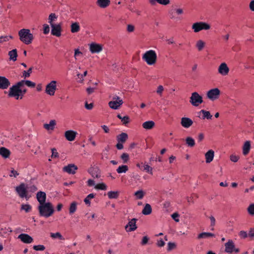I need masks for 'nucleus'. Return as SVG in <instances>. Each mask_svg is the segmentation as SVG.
I'll list each match as a JSON object with an SVG mask.
<instances>
[{"label": "nucleus", "instance_id": "nucleus-35", "mask_svg": "<svg viewBox=\"0 0 254 254\" xmlns=\"http://www.w3.org/2000/svg\"><path fill=\"white\" fill-rule=\"evenodd\" d=\"M19 82H21L22 83V86L23 87L25 84L27 86L29 87H34L36 85V84L33 82H32L30 80H21L20 81H19Z\"/></svg>", "mask_w": 254, "mask_h": 254}, {"label": "nucleus", "instance_id": "nucleus-8", "mask_svg": "<svg viewBox=\"0 0 254 254\" xmlns=\"http://www.w3.org/2000/svg\"><path fill=\"white\" fill-rule=\"evenodd\" d=\"M123 104V100L118 96L113 98V100L109 102V107L113 109H118Z\"/></svg>", "mask_w": 254, "mask_h": 254}, {"label": "nucleus", "instance_id": "nucleus-21", "mask_svg": "<svg viewBox=\"0 0 254 254\" xmlns=\"http://www.w3.org/2000/svg\"><path fill=\"white\" fill-rule=\"evenodd\" d=\"M102 50V46L99 44H91L90 46V50L92 53H98Z\"/></svg>", "mask_w": 254, "mask_h": 254}, {"label": "nucleus", "instance_id": "nucleus-28", "mask_svg": "<svg viewBox=\"0 0 254 254\" xmlns=\"http://www.w3.org/2000/svg\"><path fill=\"white\" fill-rule=\"evenodd\" d=\"M215 237V235L213 233H209V232H202L201 233H200L198 235L197 238L198 239H206V238H210V237Z\"/></svg>", "mask_w": 254, "mask_h": 254}, {"label": "nucleus", "instance_id": "nucleus-17", "mask_svg": "<svg viewBox=\"0 0 254 254\" xmlns=\"http://www.w3.org/2000/svg\"><path fill=\"white\" fill-rule=\"evenodd\" d=\"M229 71V68L225 63H222L218 67V72L222 75H226Z\"/></svg>", "mask_w": 254, "mask_h": 254}, {"label": "nucleus", "instance_id": "nucleus-11", "mask_svg": "<svg viewBox=\"0 0 254 254\" xmlns=\"http://www.w3.org/2000/svg\"><path fill=\"white\" fill-rule=\"evenodd\" d=\"M220 90L216 88L209 90L207 93V97L210 100L213 101L218 98L220 95Z\"/></svg>", "mask_w": 254, "mask_h": 254}, {"label": "nucleus", "instance_id": "nucleus-41", "mask_svg": "<svg viewBox=\"0 0 254 254\" xmlns=\"http://www.w3.org/2000/svg\"><path fill=\"white\" fill-rule=\"evenodd\" d=\"M204 45L205 43L201 40L197 41L196 44V46L199 51H200L203 49V48L204 47Z\"/></svg>", "mask_w": 254, "mask_h": 254}, {"label": "nucleus", "instance_id": "nucleus-39", "mask_svg": "<svg viewBox=\"0 0 254 254\" xmlns=\"http://www.w3.org/2000/svg\"><path fill=\"white\" fill-rule=\"evenodd\" d=\"M145 193L142 190H139L134 193V196L137 199H141L144 197Z\"/></svg>", "mask_w": 254, "mask_h": 254}, {"label": "nucleus", "instance_id": "nucleus-32", "mask_svg": "<svg viewBox=\"0 0 254 254\" xmlns=\"http://www.w3.org/2000/svg\"><path fill=\"white\" fill-rule=\"evenodd\" d=\"M110 199H117L119 196V192L118 191H110L107 193Z\"/></svg>", "mask_w": 254, "mask_h": 254}, {"label": "nucleus", "instance_id": "nucleus-20", "mask_svg": "<svg viewBox=\"0 0 254 254\" xmlns=\"http://www.w3.org/2000/svg\"><path fill=\"white\" fill-rule=\"evenodd\" d=\"M76 134L77 132L76 131L69 130L65 132L64 136L67 140L72 141L75 139Z\"/></svg>", "mask_w": 254, "mask_h": 254}, {"label": "nucleus", "instance_id": "nucleus-4", "mask_svg": "<svg viewBox=\"0 0 254 254\" xmlns=\"http://www.w3.org/2000/svg\"><path fill=\"white\" fill-rule=\"evenodd\" d=\"M191 28L195 33H198L202 30H206L209 29L210 26L204 22H197L192 25Z\"/></svg>", "mask_w": 254, "mask_h": 254}, {"label": "nucleus", "instance_id": "nucleus-61", "mask_svg": "<svg viewBox=\"0 0 254 254\" xmlns=\"http://www.w3.org/2000/svg\"><path fill=\"white\" fill-rule=\"evenodd\" d=\"M179 217V215L177 213H174L172 215V218L176 221V222H179V219L178 218Z\"/></svg>", "mask_w": 254, "mask_h": 254}, {"label": "nucleus", "instance_id": "nucleus-34", "mask_svg": "<svg viewBox=\"0 0 254 254\" xmlns=\"http://www.w3.org/2000/svg\"><path fill=\"white\" fill-rule=\"evenodd\" d=\"M128 170V167L127 166L125 165H123L120 166L118 169L116 170L117 172L119 174L121 173H125Z\"/></svg>", "mask_w": 254, "mask_h": 254}, {"label": "nucleus", "instance_id": "nucleus-3", "mask_svg": "<svg viewBox=\"0 0 254 254\" xmlns=\"http://www.w3.org/2000/svg\"><path fill=\"white\" fill-rule=\"evenodd\" d=\"M157 54L155 51L150 50L146 51L142 56V60L148 65H153L157 61Z\"/></svg>", "mask_w": 254, "mask_h": 254}, {"label": "nucleus", "instance_id": "nucleus-50", "mask_svg": "<svg viewBox=\"0 0 254 254\" xmlns=\"http://www.w3.org/2000/svg\"><path fill=\"white\" fill-rule=\"evenodd\" d=\"M32 67H30L28 69L27 71H24L23 72L22 77L24 78L29 77L30 75V73L32 72Z\"/></svg>", "mask_w": 254, "mask_h": 254}, {"label": "nucleus", "instance_id": "nucleus-51", "mask_svg": "<svg viewBox=\"0 0 254 254\" xmlns=\"http://www.w3.org/2000/svg\"><path fill=\"white\" fill-rule=\"evenodd\" d=\"M143 170H145L146 172L149 173L150 174H152V168L151 167H150L148 165H144Z\"/></svg>", "mask_w": 254, "mask_h": 254}, {"label": "nucleus", "instance_id": "nucleus-30", "mask_svg": "<svg viewBox=\"0 0 254 254\" xmlns=\"http://www.w3.org/2000/svg\"><path fill=\"white\" fill-rule=\"evenodd\" d=\"M8 56H9V59L13 61H15L17 60V50L13 49L8 52Z\"/></svg>", "mask_w": 254, "mask_h": 254}, {"label": "nucleus", "instance_id": "nucleus-22", "mask_svg": "<svg viewBox=\"0 0 254 254\" xmlns=\"http://www.w3.org/2000/svg\"><path fill=\"white\" fill-rule=\"evenodd\" d=\"M214 156V152L212 150H209L205 154V157L206 159V162L209 163L212 161Z\"/></svg>", "mask_w": 254, "mask_h": 254}, {"label": "nucleus", "instance_id": "nucleus-10", "mask_svg": "<svg viewBox=\"0 0 254 254\" xmlns=\"http://www.w3.org/2000/svg\"><path fill=\"white\" fill-rule=\"evenodd\" d=\"M225 252L227 253L231 254L234 252L238 253L240 252L238 248H236L235 247L234 242L231 240H229L226 243H225Z\"/></svg>", "mask_w": 254, "mask_h": 254}, {"label": "nucleus", "instance_id": "nucleus-25", "mask_svg": "<svg viewBox=\"0 0 254 254\" xmlns=\"http://www.w3.org/2000/svg\"><path fill=\"white\" fill-rule=\"evenodd\" d=\"M110 0H97L96 4L101 8H106L109 5Z\"/></svg>", "mask_w": 254, "mask_h": 254}, {"label": "nucleus", "instance_id": "nucleus-38", "mask_svg": "<svg viewBox=\"0 0 254 254\" xmlns=\"http://www.w3.org/2000/svg\"><path fill=\"white\" fill-rule=\"evenodd\" d=\"M186 142L188 146L190 147H192L195 145V141L191 137H187L186 138Z\"/></svg>", "mask_w": 254, "mask_h": 254}, {"label": "nucleus", "instance_id": "nucleus-9", "mask_svg": "<svg viewBox=\"0 0 254 254\" xmlns=\"http://www.w3.org/2000/svg\"><path fill=\"white\" fill-rule=\"evenodd\" d=\"M56 83L57 81L55 80H52L47 85L45 92L50 96H53L57 89Z\"/></svg>", "mask_w": 254, "mask_h": 254}, {"label": "nucleus", "instance_id": "nucleus-6", "mask_svg": "<svg viewBox=\"0 0 254 254\" xmlns=\"http://www.w3.org/2000/svg\"><path fill=\"white\" fill-rule=\"evenodd\" d=\"M22 87V83L18 82L9 88L8 96L9 97H14L15 99L18 100V88Z\"/></svg>", "mask_w": 254, "mask_h": 254}, {"label": "nucleus", "instance_id": "nucleus-57", "mask_svg": "<svg viewBox=\"0 0 254 254\" xmlns=\"http://www.w3.org/2000/svg\"><path fill=\"white\" fill-rule=\"evenodd\" d=\"M239 236L241 239H245L248 237V234L246 231H241L239 232Z\"/></svg>", "mask_w": 254, "mask_h": 254}, {"label": "nucleus", "instance_id": "nucleus-53", "mask_svg": "<svg viewBox=\"0 0 254 254\" xmlns=\"http://www.w3.org/2000/svg\"><path fill=\"white\" fill-rule=\"evenodd\" d=\"M33 249L35 251H43L45 249V247L44 245H35L33 246Z\"/></svg>", "mask_w": 254, "mask_h": 254}, {"label": "nucleus", "instance_id": "nucleus-2", "mask_svg": "<svg viewBox=\"0 0 254 254\" xmlns=\"http://www.w3.org/2000/svg\"><path fill=\"white\" fill-rule=\"evenodd\" d=\"M20 40L26 45L31 44L34 39L33 35L28 29H22L18 32Z\"/></svg>", "mask_w": 254, "mask_h": 254}, {"label": "nucleus", "instance_id": "nucleus-19", "mask_svg": "<svg viewBox=\"0 0 254 254\" xmlns=\"http://www.w3.org/2000/svg\"><path fill=\"white\" fill-rule=\"evenodd\" d=\"M37 200L39 202V205L47 203L46 202V194L43 191H38L36 195Z\"/></svg>", "mask_w": 254, "mask_h": 254}, {"label": "nucleus", "instance_id": "nucleus-13", "mask_svg": "<svg viewBox=\"0 0 254 254\" xmlns=\"http://www.w3.org/2000/svg\"><path fill=\"white\" fill-rule=\"evenodd\" d=\"M10 85V82L9 79L5 76H0V89H7Z\"/></svg>", "mask_w": 254, "mask_h": 254}, {"label": "nucleus", "instance_id": "nucleus-23", "mask_svg": "<svg viewBox=\"0 0 254 254\" xmlns=\"http://www.w3.org/2000/svg\"><path fill=\"white\" fill-rule=\"evenodd\" d=\"M251 149V141L248 140L245 142L243 146V153L247 155L250 152Z\"/></svg>", "mask_w": 254, "mask_h": 254}, {"label": "nucleus", "instance_id": "nucleus-43", "mask_svg": "<svg viewBox=\"0 0 254 254\" xmlns=\"http://www.w3.org/2000/svg\"><path fill=\"white\" fill-rule=\"evenodd\" d=\"M21 209L24 210L26 212H29L32 210V206L29 204H22L21 207Z\"/></svg>", "mask_w": 254, "mask_h": 254}, {"label": "nucleus", "instance_id": "nucleus-15", "mask_svg": "<svg viewBox=\"0 0 254 254\" xmlns=\"http://www.w3.org/2000/svg\"><path fill=\"white\" fill-rule=\"evenodd\" d=\"M18 238L25 244H30L33 242V239L27 234H21L18 236Z\"/></svg>", "mask_w": 254, "mask_h": 254}, {"label": "nucleus", "instance_id": "nucleus-31", "mask_svg": "<svg viewBox=\"0 0 254 254\" xmlns=\"http://www.w3.org/2000/svg\"><path fill=\"white\" fill-rule=\"evenodd\" d=\"M151 212L152 208L151 205L148 203L146 204L142 211V214L147 215L150 214Z\"/></svg>", "mask_w": 254, "mask_h": 254}, {"label": "nucleus", "instance_id": "nucleus-56", "mask_svg": "<svg viewBox=\"0 0 254 254\" xmlns=\"http://www.w3.org/2000/svg\"><path fill=\"white\" fill-rule=\"evenodd\" d=\"M121 121L124 125H126L129 122V118L127 116H124L122 119Z\"/></svg>", "mask_w": 254, "mask_h": 254}, {"label": "nucleus", "instance_id": "nucleus-49", "mask_svg": "<svg viewBox=\"0 0 254 254\" xmlns=\"http://www.w3.org/2000/svg\"><path fill=\"white\" fill-rule=\"evenodd\" d=\"M249 214L251 215H254V204H250L247 208Z\"/></svg>", "mask_w": 254, "mask_h": 254}, {"label": "nucleus", "instance_id": "nucleus-27", "mask_svg": "<svg viewBox=\"0 0 254 254\" xmlns=\"http://www.w3.org/2000/svg\"><path fill=\"white\" fill-rule=\"evenodd\" d=\"M155 126V123L152 121L145 122L142 124V127L146 129H151Z\"/></svg>", "mask_w": 254, "mask_h": 254}, {"label": "nucleus", "instance_id": "nucleus-36", "mask_svg": "<svg viewBox=\"0 0 254 254\" xmlns=\"http://www.w3.org/2000/svg\"><path fill=\"white\" fill-rule=\"evenodd\" d=\"M199 113L203 114L202 118V119H205V118L207 119H211L212 117V116L210 114V113L209 111L201 110Z\"/></svg>", "mask_w": 254, "mask_h": 254}, {"label": "nucleus", "instance_id": "nucleus-64", "mask_svg": "<svg viewBox=\"0 0 254 254\" xmlns=\"http://www.w3.org/2000/svg\"><path fill=\"white\" fill-rule=\"evenodd\" d=\"M148 240H149V239H148L147 236L143 237L142 239V241L141 242V244L142 245H146L147 243V242L148 241Z\"/></svg>", "mask_w": 254, "mask_h": 254}, {"label": "nucleus", "instance_id": "nucleus-45", "mask_svg": "<svg viewBox=\"0 0 254 254\" xmlns=\"http://www.w3.org/2000/svg\"><path fill=\"white\" fill-rule=\"evenodd\" d=\"M121 158L124 163H127L129 160V155L127 153H124L121 156Z\"/></svg>", "mask_w": 254, "mask_h": 254}, {"label": "nucleus", "instance_id": "nucleus-7", "mask_svg": "<svg viewBox=\"0 0 254 254\" xmlns=\"http://www.w3.org/2000/svg\"><path fill=\"white\" fill-rule=\"evenodd\" d=\"M15 190L19 196L21 198H29L27 197V189L24 183H21L19 186L16 187Z\"/></svg>", "mask_w": 254, "mask_h": 254}, {"label": "nucleus", "instance_id": "nucleus-16", "mask_svg": "<svg viewBox=\"0 0 254 254\" xmlns=\"http://www.w3.org/2000/svg\"><path fill=\"white\" fill-rule=\"evenodd\" d=\"M51 34L57 37H60L61 35V26L59 24H52Z\"/></svg>", "mask_w": 254, "mask_h": 254}, {"label": "nucleus", "instance_id": "nucleus-33", "mask_svg": "<svg viewBox=\"0 0 254 254\" xmlns=\"http://www.w3.org/2000/svg\"><path fill=\"white\" fill-rule=\"evenodd\" d=\"M80 30V26L77 22H74L71 25V32L72 33H77Z\"/></svg>", "mask_w": 254, "mask_h": 254}, {"label": "nucleus", "instance_id": "nucleus-58", "mask_svg": "<svg viewBox=\"0 0 254 254\" xmlns=\"http://www.w3.org/2000/svg\"><path fill=\"white\" fill-rule=\"evenodd\" d=\"M50 32V27L48 24H45L43 25V33L45 34H47Z\"/></svg>", "mask_w": 254, "mask_h": 254}, {"label": "nucleus", "instance_id": "nucleus-18", "mask_svg": "<svg viewBox=\"0 0 254 254\" xmlns=\"http://www.w3.org/2000/svg\"><path fill=\"white\" fill-rule=\"evenodd\" d=\"M181 125L185 128H189L193 124V121L190 118L183 117L181 121Z\"/></svg>", "mask_w": 254, "mask_h": 254}, {"label": "nucleus", "instance_id": "nucleus-62", "mask_svg": "<svg viewBox=\"0 0 254 254\" xmlns=\"http://www.w3.org/2000/svg\"><path fill=\"white\" fill-rule=\"evenodd\" d=\"M163 90H164V88H163V86L162 85H159L157 87V89L156 90V92H157V94H158L159 95H161L162 93V92L163 91Z\"/></svg>", "mask_w": 254, "mask_h": 254}, {"label": "nucleus", "instance_id": "nucleus-1", "mask_svg": "<svg viewBox=\"0 0 254 254\" xmlns=\"http://www.w3.org/2000/svg\"><path fill=\"white\" fill-rule=\"evenodd\" d=\"M38 210L39 211V215L45 218H48L51 216L55 211L54 206L52 204L49 202L39 205L38 206Z\"/></svg>", "mask_w": 254, "mask_h": 254}, {"label": "nucleus", "instance_id": "nucleus-52", "mask_svg": "<svg viewBox=\"0 0 254 254\" xmlns=\"http://www.w3.org/2000/svg\"><path fill=\"white\" fill-rule=\"evenodd\" d=\"M27 191H29L32 192H34L38 190L37 188L35 185L27 186Z\"/></svg>", "mask_w": 254, "mask_h": 254}, {"label": "nucleus", "instance_id": "nucleus-42", "mask_svg": "<svg viewBox=\"0 0 254 254\" xmlns=\"http://www.w3.org/2000/svg\"><path fill=\"white\" fill-rule=\"evenodd\" d=\"M95 195L93 193H90L88 194L84 199V201L86 204L90 205V199L94 197Z\"/></svg>", "mask_w": 254, "mask_h": 254}, {"label": "nucleus", "instance_id": "nucleus-24", "mask_svg": "<svg viewBox=\"0 0 254 254\" xmlns=\"http://www.w3.org/2000/svg\"><path fill=\"white\" fill-rule=\"evenodd\" d=\"M0 155L4 158H7L10 155V151L8 149L1 147L0 148Z\"/></svg>", "mask_w": 254, "mask_h": 254}, {"label": "nucleus", "instance_id": "nucleus-54", "mask_svg": "<svg viewBox=\"0 0 254 254\" xmlns=\"http://www.w3.org/2000/svg\"><path fill=\"white\" fill-rule=\"evenodd\" d=\"M52 158H58L59 157V153L55 148H52Z\"/></svg>", "mask_w": 254, "mask_h": 254}, {"label": "nucleus", "instance_id": "nucleus-14", "mask_svg": "<svg viewBox=\"0 0 254 254\" xmlns=\"http://www.w3.org/2000/svg\"><path fill=\"white\" fill-rule=\"evenodd\" d=\"M78 169L77 167L73 164H70L67 166H64L63 170L64 172L67 173L69 174H74L76 171Z\"/></svg>", "mask_w": 254, "mask_h": 254}, {"label": "nucleus", "instance_id": "nucleus-48", "mask_svg": "<svg viewBox=\"0 0 254 254\" xmlns=\"http://www.w3.org/2000/svg\"><path fill=\"white\" fill-rule=\"evenodd\" d=\"M95 188L97 190H106L107 186L104 183H100L95 186Z\"/></svg>", "mask_w": 254, "mask_h": 254}, {"label": "nucleus", "instance_id": "nucleus-59", "mask_svg": "<svg viewBox=\"0 0 254 254\" xmlns=\"http://www.w3.org/2000/svg\"><path fill=\"white\" fill-rule=\"evenodd\" d=\"M176 244L174 243L169 242L168 244L167 251H170L176 248Z\"/></svg>", "mask_w": 254, "mask_h": 254}, {"label": "nucleus", "instance_id": "nucleus-40", "mask_svg": "<svg viewBox=\"0 0 254 254\" xmlns=\"http://www.w3.org/2000/svg\"><path fill=\"white\" fill-rule=\"evenodd\" d=\"M254 63V61L253 58L250 57H248L245 67L247 68H251V65L253 64Z\"/></svg>", "mask_w": 254, "mask_h": 254}, {"label": "nucleus", "instance_id": "nucleus-12", "mask_svg": "<svg viewBox=\"0 0 254 254\" xmlns=\"http://www.w3.org/2000/svg\"><path fill=\"white\" fill-rule=\"evenodd\" d=\"M137 219L132 218L131 219L127 224L125 226V229L127 232H131L135 230L137 228L136 223Z\"/></svg>", "mask_w": 254, "mask_h": 254}, {"label": "nucleus", "instance_id": "nucleus-44", "mask_svg": "<svg viewBox=\"0 0 254 254\" xmlns=\"http://www.w3.org/2000/svg\"><path fill=\"white\" fill-rule=\"evenodd\" d=\"M57 17H58L55 13H52L49 15L48 19L49 22L50 23L51 26L52 25V24H54L53 23V21L57 19Z\"/></svg>", "mask_w": 254, "mask_h": 254}, {"label": "nucleus", "instance_id": "nucleus-46", "mask_svg": "<svg viewBox=\"0 0 254 254\" xmlns=\"http://www.w3.org/2000/svg\"><path fill=\"white\" fill-rule=\"evenodd\" d=\"M50 235L51 237L53 239L59 238L60 240L64 239L63 236L59 232H57L56 233H51Z\"/></svg>", "mask_w": 254, "mask_h": 254}, {"label": "nucleus", "instance_id": "nucleus-26", "mask_svg": "<svg viewBox=\"0 0 254 254\" xmlns=\"http://www.w3.org/2000/svg\"><path fill=\"white\" fill-rule=\"evenodd\" d=\"M128 138L127 133L123 132L117 136V139L118 142L124 143L126 141Z\"/></svg>", "mask_w": 254, "mask_h": 254}, {"label": "nucleus", "instance_id": "nucleus-63", "mask_svg": "<svg viewBox=\"0 0 254 254\" xmlns=\"http://www.w3.org/2000/svg\"><path fill=\"white\" fill-rule=\"evenodd\" d=\"M230 160L232 162H236L239 160V157L236 155H232L230 156Z\"/></svg>", "mask_w": 254, "mask_h": 254}, {"label": "nucleus", "instance_id": "nucleus-29", "mask_svg": "<svg viewBox=\"0 0 254 254\" xmlns=\"http://www.w3.org/2000/svg\"><path fill=\"white\" fill-rule=\"evenodd\" d=\"M56 122L55 120H51L49 124H46L44 125V127L47 130H53L54 128Z\"/></svg>", "mask_w": 254, "mask_h": 254}, {"label": "nucleus", "instance_id": "nucleus-5", "mask_svg": "<svg viewBox=\"0 0 254 254\" xmlns=\"http://www.w3.org/2000/svg\"><path fill=\"white\" fill-rule=\"evenodd\" d=\"M203 102L202 97L197 92H194L191 93L190 102L192 106L197 107L200 104H202Z\"/></svg>", "mask_w": 254, "mask_h": 254}, {"label": "nucleus", "instance_id": "nucleus-37", "mask_svg": "<svg viewBox=\"0 0 254 254\" xmlns=\"http://www.w3.org/2000/svg\"><path fill=\"white\" fill-rule=\"evenodd\" d=\"M77 209V203L75 201L72 202L69 208V213L70 214H73Z\"/></svg>", "mask_w": 254, "mask_h": 254}, {"label": "nucleus", "instance_id": "nucleus-55", "mask_svg": "<svg viewBox=\"0 0 254 254\" xmlns=\"http://www.w3.org/2000/svg\"><path fill=\"white\" fill-rule=\"evenodd\" d=\"M209 219L210 220V226L212 227L211 230H213L214 226L215 225V219L213 216H210Z\"/></svg>", "mask_w": 254, "mask_h": 254}, {"label": "nucleus", "instance_id": "nucleus-60", "mask_svg": "<svg viewBox=\"0 0 254 254\" xmlns=\"http://www.w3.org/2000/svg\"><path fill=\"white\" fill-rule=\"evenodd\" d=\"M156 2L162 5H167L170 3V0H156Z\"/></svg>", "mask_w": 254, "mask_h": 254}, {"label": "nucleus", "instance_id": "nucleus-47", "mask_svg": "<svg viewBox=\"0 0 254 254\" xmlns=\"http://www.w3.org/2000/svg\"><path fill=\"white\" fill-rule=\"evenodd\" d=\"M12 38L11 36H1L0 37V44L8 41L9 39H12Z\"/></svg>", "mask_w": 254, "mask_h": 254}]
</instances>
